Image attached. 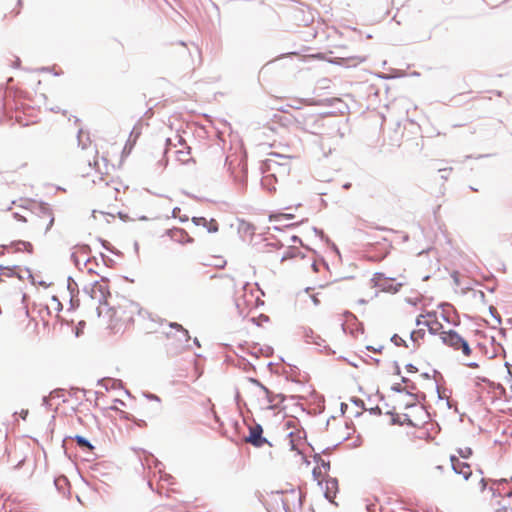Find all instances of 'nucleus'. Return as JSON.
Segmentation results:
<instances>
[{"label":"nucleus","instance_id":"f257e3e1","mask_svg":"<svg viewBox=\"0 0 512 512\" xmlns=\"http://www.w3.org/2000/svg\"><path fill=\"white\" fill-rule=\"evenodd\" d=\"M115 165L111 159L102 156V163L99 162L96 150L83 151L77 161L76 173L83 179H90L95 185L93 191L97 201L107 208L114 207L117 202L122 201V192L115 181H106Z\"/></svg>","mask_w":512,"mask_h":512},{"label":"nucleus","instance_id":"f03ea898","mask_svg":"<svg viewBox=\"0 0 512 512\" xmlns=\"http://www.w3.org/2000/svg\"><path fill=\"white\" fill-rule=\"evenodd\" d=\"M107 325L115 333H123L143 318L140 305L129 299H122L117 306L106 309Z\"/></svg>","mask_w":512,"mask_h":512},{"label":"nucleus","instance_id":"7ed1b4c3","mask_svg":"<svg viewBox=\"0 0 512 512\" xmlns=\"http://www.w3.org/2000/svg\"><path fill=\"white\" fill-rule=\"evenodd\" d=\"M314 266L310 257L296 248H289L281 257L279 270L282 273L301 275L311 271Z\"/></svg>","mask_w":512,"mask_h":512},{"label":"nucleus","instance_id":"20e7f679","mask_svg":"<svg viewBox=\"0 0 512 512\" xmlns=\"http://www.w3.org/2000/svg\"><path fill=\"white\" fill-rule=\"evenodd\" d=\"M441 339L444 344L451 347L455 351H461L462 360L466 366L470 368H477L479 366L477 362L468 361V358L472 354V349L470 348L468 342L457 332L453 330L442 332Z\"/></svg>","mask_w":512,"mask_h":512},{"label":"nucleus","instance_id":"39448f33","mask_svg":"<svg viewBox=\"0 0 512 512\" xmlns=\"http://www.w3.org/2000/svg\"><path fill=\"white\" fill-rule=\"evenodd\" d=\"M89 294L99 304L97 309L101 316L108 309L107 298L110 296L108 280L102 277L100 280L95 281L89 289Z\"/></svg>","mask_w":512,"mask_h":512},{"label":"nucleus","instance_id":"423d86ee","mask_svg":"<svg viewBox=\"0 0 512 512\" xmlns=\"http://www.w3.org/2000/svg\"><path fill=\"white\" fill-rule=\"evenodd\" d=\"M165 153H172L175 160L180 164L194 163L191 148L180 136H177V143H172L170 139L168 140V147Z\"/></svg>","mask_w":512,"mask_h":512},{"label":"nucleus","instance_id":"0eeeda50","mask_svg":"<svg viewBox=\"0 0 512 512\" xmlns=\"http://www.w3.org/2000/svg\"><path fill=\"white\" fill-rule=\"evenodd\" d=\"M235 288L234 279L227 275H214L211 277L209 290L213 295L222 296L233 293Z\"/></svg>","mask_w":512,"mask_h":512},{"label":"nucleus","instance_id":"6e6552de","mask_svg":"<svg viewBox=\"0 0 512 512\" xmlns=\"http://www.w3.org/2000/svg\"><path fill=\"white\" fill-rule=\"evenodd\" d=\"M450 460L452 468L457 474L462 475L465 480H469L470 478L476 479L478 481L479 490H485L486 482L484 478L479 475H473L471 466L467 462L460 460L455 455H452Z\"/></svg>","mask_w":512,"mask_h":512},{"label":"nucleus","instance_id":"1a4fd4ad","mask_svg":"<svg viewBox=\"0 0 512 512\" xmlns=\"http://www.w3.org/2000/svg\"><path fill=\"white\" fill-rule=\"evenodd\" d=\"M439 316V311H427L417 317L416 325L427 328L430 334H441L445 331L443 330L444 327L439 324Z\"/></svg>","mask_w":512,"mask_h":512},{"label":"nucleus","instance_id":"9d476101","mask_svg":"<svg viewBox=\"0 0 512 512\" xmlns=\"http://www.w3.org/2000/svg\"><path fill=\"white\" fill-rule=\"evenodd\" d=\"M418 328L413 330L409 336V342L403 341L404 346L408 349H417L425 345L429 341V335L425 331V327L417 326Z\"/></svg>","mask_w":512,"mask_h":512},{"label":"nucleus","instance_id":"9b49d317","mask_svg":"<svg viewBox=\"0 0 512 512\" xmlns=\"http://www.w3.org/2000/svg\"><path fill=\"white\" fill-rule=\"evenodd\" d=\"M263 429L260 425L256 424L254 426L249 427V434L245 437V442L253 445L254 447L260 448L265 444H271L267 441L266 438L262 436Z\"/></svg>","mask_w":512,"mask_h":512},{"label":"nucleus","instance_id":"f8f14e48","mask_svg":"<svg viewBox=\"0 0 512 512\" xmlns=\"http://www.w3.org/2000/svg\"><path fill=\"white\" fill-rule=\"evenodd\" d=\"M248 382L258 387L259 392L267 399L268 407L272 408L279 403L284 401V397L281 395H273V393L265 387L263 384H261L258 380L254 378H248Z\"/></svg>","mask_w":512,"mask_h":512},{"label":"nucleus","instance_id":"ddd939ff","mask_svg":"<svg viewBox=\"0 0 512 512\" xmlns=\"http://www.w3.org/2000/svg\"><path fill=\"white\" fill-rule=\"evenodd\" d=\"M375 281L377 287L388 293H397L403 285L397 282L396 279L387 278L383 274H377Z\"/></svg>","mask_w":512,"mask_h":512},{"label":"nucleus","instance_id":"4468645a","mask_svg":"<svg viewBox=\"0 0 512 512\" xmlns=\"http://www.w3.org/2000/svg\"><path fill=\"white\" fill-rule=\"evenodd\" d=\"M175 479L169 474H162L160 472L159 479L156 483V490L160 495L170 496L171 492H175L174 485Z\"/></svg>","mask_w":512,"mask_h":512},{"label":"nucleus","instance_id":"2eb2a0df","mask_svg":"<svg viewBox=\"0 0 512 512\" xmlns=\"http://www.w3.org/2000/svg\"><path fill=\"white\" fill-rule=\"evenodd\" d=\"M71 258L77 268L81 267L85 262H87L90 257V249L88 246H77L75 247Z\"/></svg>","mask_w":512,"mask_h":512},{"label":"nucleus","instance_id":"dca6fc26","mask_svg":"<svg viewBox=\"0 0 512 512\" xmlns=\"http://www.w3.org/2000/svg\"><path fill=\"white\" fill-rule=\"evenodd\" d=\"M168 235L171 240L180 244H191L194 239L182 228H173L168 231Z\"/></svg>","mask_w":512,"mask_h":512},{"label":"nucleus","instance_id":"f3484780","mask_svg":"<svg viewBox=\"0 0 512 512\" xmlns=\"http://www.w3.org/2000/svg\"><path fill=\"white\" fill-rule=\"evenodd\" d=\"M323 484H324V487H322V488L324 490L326 499H328L332 503H335L334 499H335L336 493L338 491L337 479L328 477L327 479H325Z\"/></svg>","mask_w":512,"mask_h":512},{"label":"nucleus","instance_id":"a211bd4d","mask_svg":"<svg viewBox=\"0 0 512 512\" xmlns=\"http://www.w3.org/2000/svg\"><path fill=\"white\" fill-rule=\"evenodd\" d=\"M192 222L196 226L206 228L209 233H216L219 230V224L214 218L206 219L205 217H193Z\"/></svg>","mask_w":512,"mask_h":512},{"label":"nucleus","instance_id":"6ab92c4d","mask_svg":"<svg viewBox=\"0 0 512 512\" xmlns=\"http://www.w3.org/2000/svg\"><path fill=\"white\" fill-rule=\"evenodd\" d=\"M170 328L174 329L178 336V341L180 342H188L189 340V334L186 329H184L180 324L177 323H171Z\"/></svg>","mask_w":512,"mask_h":512},{"label":"nucleus","instance_id":"aec40b11","mask_svg":"<svg viewBox=\"0 0 512 512\" xmlns=\"http://www.w3.org/2000/svg\"><path fill=\"white\" fill-rule=\"evenodd\" d=\"M98 263L95 258H90L87 262H85L78 269L83 272H87L88 274H97L96 268L98 267Z\"/></svg>","mask_w":512,"mask_h":512},{"label":"nucleus","instance_id":"412c9836","mask_svg":"<svg viewBox=\"0 0 512 512\" xmlns=\"http://www.w3.org/2000/svg\"><path fill=\"white\" fill-rule=\"evenodd\" d=\"M167 165V161L164 159V154L160 153V159L153 164L152 160L148 161V166L153 172H161Z\"/></svg>","mask_w":512,"mask_h":512},{"label":"nucleus","instance_id":"4be33fe9","mask_svg":"<svg viewBox=\"0 0 512 512\" xmlns=\"http://www.w3.org/2000/svg\"><path fill=\"white\" fill-rule=\"evenodd\" d=\"M312 473H313L314 479L318 481L319 485H323V482L325 481V479L328 478L327 473H324L323 470L321 469V467L315 466L313 468Z\"/></svg>","mask_w":512,"mask_h":512},{"label":"nucleus","instance_id":"5701e85b","mask_svg":"<svg viewBox=\"0 0 512 512\" xmlns=\"http://www.w3.org/2000/svg\"><path fill=\"white\" fill-rule=\"evenodd\" d=\"M15 118L21 126H29L39 122L37 116L33 117V119H26L24 116L17 114Z\"/></svg>","mask_w":512,"mask_h":512},{"label":"nucleus","instance_id":"b1692460","mask_svg":"<svg viewBox=\"0 0 512 512\" xmlns=\"http://www.w3.org/2000/svg\"><path fill=\"white\" fill-rule=\"evenodd\" d=\"M75 442L77 443V445L79 447H82V448H87L89 450H93V446L90 444V442L88 440H86L84 437L82 436H75L74 438Z\"/></svg>","mask_w":512,"mask_h":512},{"label":"nucleus","instance_id":"393cba45","mask_svg":"<svg viewBox=\"0 0 512 512\" xmlns=\"http://www.w3.org/2000/svg\"><path fill=\"white\" fill-rule=\"evenodd\" d=\"M226 263V260L222 256H214L213 260L207 264L217 268H224Z\"/></svg>","mask_w":512,"mask_h":512},{"label":"nucleus","instance_id":"a878e982","mask_svg":"<svg viewBox=\"0 0 512 512\" xmlns=\"http://www.w3.org/2000/svg\"><path fill=\"white\" fill-rule=\"evenodd\" d=\"M140 135H141V125L137 124L133 127V129L130 133L129 141L135 143L137 141V139L140 137Z\"/></svg>","mask_w":512,"mask_h":512},{"label":"nucleus","instance_id":"bb28decb","mask_svg":"<svg viewBox=\"0 0 512 512\" xmlns=\"http://www.w3.org/2000/svg\"><path fill=\"white\" fill-rule=\"evenodd\" d=\"M16 246H17V250H23V251H28V252H31L33 249L32 244L30 242H26V241H19L16 243Z\"/></svg>","mask_w":512,"mask_h":512},{"label":"nucleus","instance_id":"cd10ccee","mask_svg":"<svg viewBox=\"0 0 512 512\" xmlns=\"http://www.w3.org/2000/svg\"><path fill=\"white\" fill-rule=\"evenodd\" d=\"M292 218H293V215H291V214H277V215L270 216V220H273V221L289 220Z\"/></svg>","mask_w":512,"mask_h":512},{"label":"nucleus","instance_id":"c85d7f7f","mask_svg":"<svg viewBox=\"0 0 512 512\" xmlns=\"http://www.w3.org/2000/svg\"><path fill=\"white\" fill-rule=\"evenodd\" d=\"M460 457L467 459L472 455V449L470 447L460 448L458 450Z\"/></svg>","mask_w":512,"mask_h":512},{"label":"nucleus","instance_id":"c756f323","mask_svg":"<svg viewBox=\"0 0 512 512\" xmlns=\"http://www.w3.org/2000/svg\"><path fill=\"white\" fill-rule=\"evenodd\" d=\"M45 218L47 219L46 226L44 227V231H48L50 227L53 225L54 218L52 217L50 212H44Z\"/></svg>","mask_w":512,"mask_h":512},{"label":"nucleus","instance_id":"7c9ffc66","mask_svg":"<svg viewBox=\"0 0 512 512\" xmlns=\"http://www.w3.org/2000/svg\"><path fill=\"white\" fill-rule=\"evenodd\" d=\"M316 466L317 467H321L323 472L328 474L329 469H330V463L329 462H325L324 460H320V461L317 462Z\"/></svg>","mask_w":512,"mask_h":512},{"label":"nucleus","instance_id":"2f4dec72","mask_svg":"<svg viewBox=\"0 0 512 512\" xmlns=\"http://www.w3.org/2000/svg\"><path fill=\"white\" fill-rule=\"evenodd\" d=\"M438 311L440 312L439 324L444 327V322H448V319L446 318V316L442 310H438Z\"/></svg>","mask_w":512,"mask_h":512},{"label":"nucleus","instance_id":"473e14b6","mask_svg":"<svg viewBox=\"0 0 512 512\" xmlns=\"http://www.w3.org/2000/svg\"><path fill=\"white\" fill-rule=\"evenodd\" d=\"M459 276H460V274H459V272H457V271H453V272L451 273V277L453 278L454 283H455L456 285H459Z\"/></svg>","mask_w":512,"mask_h":512},{"label":"nucleus","instance_id":"72a5a7b5","mask_svg":"<svg viewBox=\"0 0 512 512\" xmlns=\"http://www.w3.org/2000/svg\"><path fill=\"white\" fill-rule=\"evenodd\" d=\"M505 483H506V480H500V481L498 482V490H499V491L501 490V488H500V487H501V486H503Z\"/></svg>","mask_w":512,"mask_h":512},{"label":"nucleus","instance_id":"f704fd0d","mask_svg":"<svg viewBox=\"0 0 512 512\" xmlns=\"http://www.w3.org/2000/svg\"><path fill=\"white\" fill-rule=\"evenodd\" d=\"M498 512H512V508H503L502 510H498Z\"/></svg>","mask_w":512,"mask_h":512},{"label":"nucleus","instance_id":"c9c22d12","mask_svg":"<svg viewBox=\"0 0 512 512\" xmlns=\"http://www.w3.org/2000/svg\"><path fill=\"white\" fill-rule=\"evenodd\" d=\"M408 369H409V371H417V369L415 367H413L412 365H408Z\"/></svg>","mask_w":512,"mask_h":512},{"label":"nucleus","instance_id":"e433bc0d","mask_svg":"<svg viewBox=\"0 0 512 512\" xmlns=\"http://www.w3.org/2000/svg\"><path fill=\"white\" fill-rule=\"evenodd\" d=\"M479 295L481 298H484V293L482 291H479Z\"/></svg>","mask_w":512,"mask_h":512},{"label":"nucleus","instance_id":"4c0bfd02","mask_svg":"<svg viewBox=\"0 0 512 512\" xmlns=\"http://www.w3.org/2000/svg\"><path fill=\"white\" fill-rule=\"evenodd\" d=\"M507 495H509V496L512 495V490L510 492H508Z\"/></svg>","mask_w":512,"mask_h":512}]
</instances>
